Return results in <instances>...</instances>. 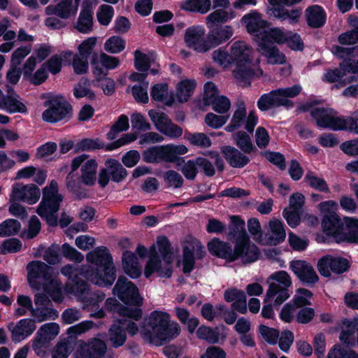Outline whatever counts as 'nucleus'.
<instances>
[{"label": "nucleus", "mask_w": 358, "mask_h": 358, "mask_svg": "<svg viewBox=\"0 0 358 358\" xmlns=\"http://www.w3.org/2000/svg\"><path fill=\"white\" fill-rule=\"evenodd\" d=\"M247 117V109L245 103L243 101L238 103L236 109L234 112L231 117V121L236 124L238 127H241L245 121Z\"/></svg>", "instance_id": "61"}, {"label": "nucleus", "mask_w": 358, "mask_h": 358, "mask_svg": "<svg viewBox=\"0 0 358 358\" xmlns=\"http://www.w3.org/2000/svg\"><path fill=\"white\" fill-rule=\"evenodd\" d=\"M109 341L114 348L122 347L126 342L127 334L124 327L116 323L111 324L108 329Z\"/></svg>", "instance_id": "34"}, {"label": "nucleus", "mask_w": 358, "mask_h": 358, "mask_svg": "<svg viewBox=\"0 0 358 358\" xmlns=\"http://www.w3.org/2000/svg\"><path fill=\"white\" fill-rule=\"evenodd\" d=\"M196 87V83L194 80L185 79L180 81L177 87V99L179 102H187L189 97L193 94Z\"/></svg>", "instance_id": "36"}, {"label": "nucleus", "mask_w": 358, "mask_h": 358, "mask_svg": "<svg viewBox=\"0 0 358 358\" xmlns=\"http://www.w3.org/2000/svg\"><path fill=\"white\" fill-rule=\"evenodd\" d=\"M94 322L91 320H85L80 323L71 326L67 329V334L69 337H76L78 335L85 333L91 329L94 326Z\"/></svg>", "instance_id": "58"}, {"label": "nucleus", "mask_w": 358, "mask_h": 358, "mask_svg": "<svg viewBox=\"0 0 358 358\" xmlns=\"http://www.w3.org/2000/svg\"><path fill=\"white\" fill-rule=\"evenodd\" d=\"M46 109L42 113V120L48 123H66L73 117L71 104L62 95H50L43 102Z\"/></svg>", "instance_id": "4"}, {"label": "nucleus", "mask_w": 358, "mask_h": 358, "mask_svg": "<svg viewBox=\"0 0 358 358\" xmlns=\"http://www.w3.org/2000/svg\"><path fill=\"white\" fill-rule=\"evenodd\" d=\"M231 64H235L233 71L234 78L241 83L251 85L255 77L252 69V50L244 41H238L233 43L230 48Z\"/></svg>", "instance_id": "2"}, {"label": "nucleus", "mask_w": 358, "mask_h": 358, "mask_svg": "<svg viewBox=\"0 0 358 358\" xmlns=\"http://www.w3.org/2000/svg\"><path fill=\"white\" fill-rule=\"evenodd\" d=\"M269 227L272 234L266 240L269 245H278L282 243L286 238L284 223L280 220L275 219L269 222Z\"/></svg>", "instance_id": "30"}, {"label": "nucleus", "mask_w": 358, "mask_h": 358, "mask_svg": "<svg viewBox=\"0 0 358 358\" xmlns=\"http://www.w3.org/2000/svg\"><path fill=\"white\" fill-rule=\"evenodd\" d=\"M305 181L308 182L310 187L325 193L329 192V188L327 182L323 178L316 176L311 171H309L306 174Z\"/></svg>", "instance_id": "48"}, {"label": "nucleus", "mask_w": 358, "mask_h": 358, "mask_svg": "<svg viewBox=\"0 0 358 358\" xmlns=\"http://www.w3.org/2000/svg\"><path fill=\"white\" fill-rule=\"evenodd\" d=\"M234 18V15L231 17L229 15V13L224 8L217 9L212 12L206 17V24L212 26H222V24L227 22L229 19Z\"/></svg>", "instance_id": "42"}, {"label": "nucleus", "mask_w": 358, "mask_h": 358, "mask_svg": "<svg viewBox=\"0 0 358 358\" xmlns=\"http://www.w3.org/2000/svg\"><path fill=\"white\" fill-rule=\"evenodd\" d=\"M92 3L90 0H83L81 10L74 27L82 34H90L93 27Z\"/></svg>", "instance_id": "22"}, {"label": "nucleus", "mask_w": 358, "mask_h": 358, "mask_svg": "<svg viewBox=\"0 0 358 358\" xmlns=\"http://www.w3.org/2000/svg\"><path fill=\"white\" fill-rule=\"evenodd\" d=\"M196 334L199 339L203 340L210 344H222L227 338L224 333L220 332L219 327L201 325L197 329Z\"/></svg>", "instance_id": "26"}, {"label": "nucleus", "mask_w": 358, "mask_h": 358, "mask_svg": "<svg viewBox=\"0 0 358 358\" xmlns=\"http://www.w3.org/2000/svg\"><path fill=\"white\" fill-rule=\"evenodd\" d=\"M321 227L327 237L332 238L336 243H339L341 236L345 229V220L343 221L337 213H329V215L322 216Z\"/></svg>", "instance_id": "12"}, {"label": "nucleus", "mask_w": 358, "mask_h": 358, "mask_svg": "<svg viewBox=\"0 0 358 358\" xmlns=\"http://www.w3.org/2000/svg\"><path fill=\"white\" fill-rule=\"evenodd\" d=\"M137 258L131 251H125L122 255V268L124 273L132 279H137L141 275V270L137 265Z\"/></svg>", "instance_id": "29"}, {"label": "nucleus", "mask_w": 358, "mask_h": 358, "mask_svg": "<svg viewBox=\"0 0 358 358\" xmlns=\"http://www.w3.org/2000/svg\"><path fill=\"white\" fill-rule=\"evenodd\" d=\"M272 6L269 9V15L279 20L280 22H287L289 24L294 25L299 22L302 15L301 8L289 10L285 6H292L299 3L302 0H268Z\"/></svg>", "instance_id": "6"}, {"label": "nucleus", "mask_w": 358, "mask_h": 358, "mask_svg": "<svg viewBox=\"0 0 358 358\" xmlns=\"http://www.w3.org/2000/svg\"><path fill=\"white\" fill-rule=\"evenodd\" d=\"M168 90L167 83L155 84L150 90L152 99L156 101H164L167 98Z\"/></svg>", "instance_id": "57"}, {"label": "nucleus", "mask_w": 358, "mask_h": 358, "mask_svg": "<svg viewBox=\"0 0 358 358\" xmlns=\"http://www.w3.org/2000/svg\"><path fill=\"white\" fill-rule=\"evenodd\" d=\"M27 280L31 284L36 279L50 280L52 275V268L45 263L34 260L30 262L27 266Z\"/></svg>", "instance_id": "23"}, {"label": "nucleus", "mask_w": 358, "mask_h": 358, "mask_svg": "<svg viewBox=\"0 0 358 358\" xmlns=\"http://www.w3.org/2000/svg\"><path fill=\"white\" fill-rule=\"evenodd\" d=\"M310 115L316 121L318 127L330 129L332 115L328 108H315L311 110Z\"/></svg>", "instance_id": "38"}, {"label": "nucleus", "mask_w": 358, "mask_h": 358, "mask_svg": "<svg viewBox=\"0 0 358 358\" xmlns=\"http://www.w3.org/2000/svg\"><path fill=\"white\" fill-rule=\"evenodd\" d=\"M221 153L229 166L233 168H243L250 161V158L241 150L240 151L231 145H223L221 148Z\"/></svg>", "instance_id": "24"}, {"label": "nucleus", "mask_w": 358, "mask_h": 358, "mask_svg": "<svg viewBox=\"0 0 358 358\" xmlns=\"http://www.w3.org/2000/svg\"><path fill=\"white\" fill-rule=\"evenodd\" d=\"M209 31L206 34L208 47L203 50H210L229 41L234 34V29L230 25L207 26ZM206 43V42H204Z\"/></svg>", "instance_id": "13"}, {"label": "nucleus", "mask_w": 358, "mask_h": 358, "mask_svg": "<svg viewBox=\"0 0 358 358\" xmlns=\"http://www.w3.org/2000/svg\"><path fill=\"white\" fill-rule=\"evenodd\" d=\"M207 248L213 256L225 259L228 262H234L238 259H241L243 264L253 262L248 261L250 259L248 255L242 251V246L238 243L234 244L233 250L229 243L215 237L208 243Z\"/></svg>", "instance_id": "5"}, {"label": "nucleus", "mask_w": 358, "mask_h": 358, "mask_svg": "<svg viewBox=\"0 0 358 358\" xmlns=\"http://www.w3.org/2000/svg\"><path fill=\"white\" fill-rule=\"evenodd\" d=\"M41 229V223L36 215H32L28 223L27 230H24L20 234L22 238L33 239L38 236Z\"/></svg>", "instance_id": "45"}, {"label": "nucleus", "mask_w": 358, "mask_h": 358, "mask_svg": "<svg viewBox=\"0 0 358 358\" xmlns=\"http://www.w3.org/2000/svg\"><path fill=\"white\" fill-rule=\"evenodd\" d=\"M236 146L245 154H251L257 151L253 145L250 136L244 131H238L233 135Z\"/></svg>", "instance_id": "33"}, {"label": "nucleus", "mask_w": 358, "mask_h": 358, "mask_svg": "<svg viewBox=\"0 0 358 358\" xmlns=\"http://www.w3.org/2000/svg\"><path fill=\"white\" fill-rule=\"evenodd\" d=\"M184 138L188 141L191 145L201 148H207L212 145L210 138L204 133H191L186 131Z\"/></svg>", "instance_id": "41"}, {"label": "nucleus", "mask_w": 358, "mask_h": 358, "mask_svg": "<svg viewBox=\"0 0 358 358\" xmlns=\"http://www.w3.org/2000/svg\"><path fill=\"white\" fill-rule=\"evenodd\" d=\"M213 110L217 113L224 114L229 111L231 107V102L229 98L225 96L215 97L212 102Z\"/></svg>", "instance_id": "62"}, {"label": "nucleus", "mask_w": 358, "mask_h": 358, "mask_svg": "<svg viewBox=\"0 0 358 358\" xmlns=\"http://www.w3.org/2000/svg\"><path fill=\"white\" fill-rule=\"evenodd\" d=\"M182 10L206 14L211 10V0H184L181 2Z\"/></svg>", "instance_id": "31"}, {"label": "nucleus", "mask_w": 358, "mask_h": 358, "mask_svg": "<svg viewBox=\"0 0 358 358\" xmlns=\"http://www.w3.org/2000/svg\"><path fill=\"white\" fill-rule=\"evenodd\" d=\"M72 66L77 75L85 74L89 68L88 58L76 54L73 57Z\"/></svg>", "instance_id": "59"}, {"label": "nucleus", "mask_w": 358, "mask_h": 358, "mask_svg": "<svg viewBox=\"0 0 358 358\" xmlns=\"http://www.w3.org/2000/svg\"><path fill=\"white\" fill-rule=\"evenodd\" d=\"M107 352L106 343L100 338H94L82 345L77 350L76 358H102Z\"/></svg>", "instance_id": "17"}, {"label": "nucleus", "mask_w": 358, "mask_h": 358, "mask_svg": "<svg viewBox=\"0 0 358 358\" xmlns=\"http://www.w3.org/2000/svg\"><path fill=\"white\" fill-rule=\"evenodd\" d=\"M104 164L105 167L100 169L98 177V183L101 188H105L110 180L119 183L127 178L128 172L117 159L108 158Z\"/></svg>", "instance_id": "8"}, {"label": "nucleus", "mask_w": 358, "mask_h": 358, "mask_svg": "<svg viewBox=\"0 0 358 358\" xmlns=\"http://www.w3.org/2000/svg\"><path fill=\"white\" fill-rule=\"evenodd\" d=\"M205 248L199 241H197L195 245L190 248L187 245L182 247V272L189 275L194 270L195 259H202L206 255Z\"/></svg>", "instance_id": "15"}, {"label": "nucleus", "mask_w": 358, "mask_h": 358, "mask_svg": "<svg viewBox=\"0 0 358 358\" xmlns=\"http://www.w3.org/2000/svg\"><path fill=\"white\" fill-rule=\"evenodd\" d=\"M97 162L95 159H91L85 162L81 167L82 182L88 186L94 185L96 181V173Z\"/></svg>", "instance_id": "32"}, {"label": "nucleus", "mask_w": 358, "mask_h": 358, "mask_svg": "<svg viewBox=\"0 0 358 358\" xmlns=\"http://www.w3.org/2000/svg\"><path fill=\"white\" fill-rule=\"evenodd\" d=\"M259 332L264 341L270 345H275L279 338V331L276 329L268 327L264 324L259 326Z\"/></svg>", "instance_id": "52"}, {"label": "nucleus", "mask_w": 358, "mask_h": 358, "mask_svg": "<svg viewBox=\"0 0 358 358\" xmlns=\"http://www.w3.org/2000/svg\"><path fill=\"white\" fill-rule=\"evenodd\" d=\"M114 15V9L111 6L102 4L96 12L97 20L100 24L107 26L111 22Z\"/></svg>", "instance_id": "50"}, {"label": "nucleus", "mask_w": 358, "mask_h": 358, "mask_svg": "<svg viewBox=\"0 0 358 358\" xmlns=\"http://www.w3.org/2000/svg\"><path fill=\"white\" fill-rule=\"evenodd\" d=\"M278 345L284 352H288L294 340V333L288 329L282 331L278 338Z\"/></svg>", "instance_id": "60"}, {"label": "nucleus", "mask_w": 358, "mask_h": 358, "mask_svg": "<svg viewBox=\"0 0 358 358\" xmlns=\"http://www.w3.org/2000/svg\"><path fill=\"white\" fill-rule=\"evenodd\" d=\"M173 143L149 147L142 152L143 161L149 164L167 163L171 160Z\"/></svg>", "instance_id": "14"}, {"label": "nucleus", "mask_w": 358, "mask_h": 358, "mask_svg": "<svg viewBox=\"0 0 358 358\" xmlns=\"http://www.w3.org/2000/svg\"><path fill=\"white\" fill-rule=\"evenodd\" d=\"M278 94L276 90L260 96L257 102V108L261 111H267L271 108H278Z\"/></svg>", "instance_id": "37"}, {"label": "nucleus", "mask_w": 358, "mask_h": 358, "mask_svg": "<svg viewBox=\"0 0 358 358\" xmlns=\"http://www.w3.org/2000/svg\"><path fill=\"white\" fill-rule=\"evenodd\" d=\"M289 267L303 285H314L319 280L312 265L304 260H293Z\"/></svg>", "instance_id": "16"}, {"label": "nucleus", "mask_w": 358, "mask_h": 358, "mask_svg": "<svg viewBox=\"0 0 358 358\" xmlns=\"http://www.w3.org/2000/svg\"><path fill=\"white\" fill-rule=\"evenodd\" d=\"M259 46L261 48L262 50V53L269 59H273L271 63L282 64L286 62L285 55L280 52L278 48L266 44V43H259Z\"/></svg>", "instance_id": "39"}, {"label": "nucleus", "mask_w": 358, "mask_h": 358, "mask_svg": "<svg viewBox=\"0 0 358 358\" xmlns=\"http://www.w3.org/2000/svg\"><path fill=\"white\" fill-rule=\"evenodd\" d=\"M21 228L20 222L15 219H8L0 224V237L17 234Z\"/></svg>", "instance_id": "43"}, {"label": "nucleus", "mask_w": 358, "mask_h": 358, "mask_svg": "<svg viewBox=\"0 0 358 358\" xmlns=\"http://www.w3.org/2000/svg\"><path fill=\"white\" fill-rule=\"evenodd\" d=\"M282 216L292 228H296L301 223L300 210L285 208L282 211Z\"/></svg>", "instance_id": "63"}, {"label": "nucleus", "mask_w": 358, "mask_h": 358, "mask_svg": "<svg viewBox=\"0 0 358 358\" xmlns=\"http://www.w3.org/2000/svg\"><path fill=\"white\" fill-rule=\"evenodd\" d=\"M40 189L34 184L13 187L10 200L21 201L28 204L36 203L40 199Z\"/></svg>", "instance_id": "20"}, {"label": "nucleus", "mask_w": 358, "mask_h": 358, "mask_svg": "<svg viewBox=\"0 0 358 358\" xmlns=\"http://www.w3.org/2000/svg\"><path fill=\"white\" fill-rule=\"evenodd\" d=\"M2 108L5 109L9 114L27 113V108L25 104L12 94L6 95Z\"/></svg>", "instance_id": "40"}, {"label": "nucleus", "mask_w": 358, "mask_h": 358, "mask_svg": "<svg viewBox=\"0 0 358 358\" xmlns=\"http://www.w3.org/2000/svg\"><path fill=\"white\" fill-rule=\"evenodd\" d=\"M148 115L155 128L164 135L171 138H177L182 136V129L173 123L165 113L151 109L148 111Z\"/></svg>", "instance_id": "9"}, {"label": "nucleus", "mask_w": 358, "mask_h": 358, "mask_svg": "<svg viewBox=\"0 0 358 358\" xmlns=\"http://www.w3.org/2000/svg\"><path fill=\"white\" fill-rule=\"evenodd\" d=\"M86 259L90 265L83 267L80 275L73 276L71 284L66 285V290L79 299L90 290L87 280L99 287H108L116 278L113 257L106 247L100 246L90 251L86 255Z\"/></svg>", "instance_id": "1"}, {"label": "nucleus", "mask_w": 358, "mask_h": 358, "mask_svg": "<svg viewBox=\"0 0 358 358\" xmlns=\"http://www.w3.org/2000/svg\"><path fill=\"white\" fill-rule=\"evenodd\" d=\"M205 30L200 26H192L187 28L185 34V41L189 48L201 53L206 52L208 50L203 49L208 47L206 37L204 38Z\"/></svg>", "instance_id": "19"}, {"label": "nucleus", "mask_w": 358, "mask_h": 358, "mask_svg": "<svg viewBox=\"0 0 358 358\" xmlns=\"http://www.w3.org/2000/svg\"><path fill=\"white\" fill-rule=\"evenodd\" d=\"M99 65L103 71L113 70L116 69L120 65V59L113 56L108 55L104 52H101L98 55Z\"/></svg>", "instance_id": "56"}, {"label": "nucleus", "mask_w": 358, "mask_h": 358, "mask_svg": "<svg viewBox=\"0 0 358 358\" xmlns=\"http://www.w3.org/2000/svg\"><path fill=\"white\" fill-rule=\"evenodd\" d=\"M245 223L238 215H232L230 217V224L228 227L229 239L234 241V244H240L242 251L245 252L250 258L248 261L256 262L260 257L259 248L251 243L250 236L245 230Z\"/></svg>", "instance_id": "3"}, {"label": "nucleus", "mask_w": 358, "mask_h": 358, "mask_svg": "<svg viewBox=\"0 0 358 358\" xmlns=\"http://www.w3.org/2000/svg\"><path fill=\"white\" fill-rule=\"evenodd\" d=\"M151 66L150 57L145 53L136 50L134 52V67L140 72H147Z\"/></svg>", "instance_id": "53"}, {"label": "nucleus", "mask_w": 358, "mask_h": 358, "mask_svg": "<svg viewBox=\"0 0 358 358\" xmlns=\"http://www.w3.org/2000/svg\"><path fill=\"white\" fill-rule=\"evenodd\" d=\"M241 21L245 24L249 34L259 37V38L266 31V29L268 27V22L262 18L261 14L255 11L245 15Z\"/></svg>", "instance_id": "21"}, {"label": "nucleus", "mask_w": 358, "mask_h": 358, "mask_svg": "<svg viewBox=\"0 0 358 358\" xmlns=\"http://www.w3.org/2000/svg\"><path fill=\"white\" fill-rule=\"evenodd\" d=\"M261 155L280 170L284 171L286 169V161L283 154L279 152L265 151L261 152Z\"/></svg>", "instance_id": "54"}, {"label": "nucleus", "mask_w": 358, "mask_h": 358, "mask_svg": "<svg viewBox=\"0 0 358 358\" xmlns=\"http://www.w3.org/2000/svg\"><path fill=\"white\" fill-rule=\"evenodd\" d=\"M331 271L336 274H343L350 267V262L345 257H332L329 255Z\"/></svg>", "instance_id": "51"}, {"label": "nucleus", "mask_w": 358, "mask_h": 358, "mask_svg": "<svg viewBox=\"0 0 358 358\" xmlns=\"http://www.w3.org/2000/svg\"><path fill=\"white\" fill-rule=\"evenodd\" d=\"M104 148V143L99 138H83L76 145V151H91Z\"/></svg>", "instance_id": "46"}, {"label": "nucleus", "mask_w": 358, "mask_h": 358, "mask_svg": "<svg viewBox=\"0 0 358 358\" xmlns=\"http://www.w3.org/2000/svg\"><path fill=\"white\" fill-rule=\"evenodd\" d=\"M62 252L64 257L76 263H80L84 259V255L67 243L62 245Z\"/></svg>", "instance_id": "55"}, {"label": "nucleus", "mask_w": 358, "mask_h": 358, "mask_svg": "<svg viewBox=\"0 0 358 358\" xmlns=\"http://www.w3.org/2000/svg\"><path fill=\"white\" fill-rule=\"evenodd\" d=\"M157 243L163 259L168 264H171L173 252L169 238L166 236H159Z\"/></svg>", "instance_id": "49"}, {"label": "nucleus", "mask_w": 358, "mask_h": 358, "mask_svg": "<svg viewBox=\"0 0 358 358\" xmlns=\"http://www.w3.org/2000/svg\"><path fill=\"white\" fill-rule=\"evenodd\" d=\"M113 293L124 304L133 306H141L143 298L138 287L124 275H120L113 288Z\"/></svg>", "instance_id": "7"}, {"label": "nucleus", "mask_w": 358, "mask_h": 358, "mask_svg": "<svg viewBox=\"0 0 358 358\" xmlns=\"http://www.w3.org/2000/svg\"><path fill=\"white\" fill-rule=\"evenodd\" d=\"M125 48V41L119 36H113L108 38L104 43L106 52L117 54Z\"/></svg>", "instance_id": "47"}, {"label": "nucleus", "mask_w": 358, "mask_h": 358, "mask_svg": "<svg viewBox=\"0 0 358 358\" xmlns=\"http://www.w3.org/2000/svg\"><path fill=\"white\" fill-rule=\"evenodd\" d=\"M170 315L162 310H153L150 313L147 324L142 327L141 334L144 339L150 343L167 322H170Z\"/></svg>", "instance_id": "11"}, {"label": "nucleus", "mask_w": 358, "mask_h": 358, "mask_svg": "<svg viewBox=\"0 0 358 358\" xmlns=\"http://www.w3.org/2000/svg\"><path fill=\"white\" fill-rule=\"evenodd\" d=\"M181 329L180 325L175 321L167 322L161 331L155 338L152 344L156 346L164 345L177 338L180 334Z\"/></svg>", "instance_id": "25"}, {"label": "nucleus", "mask_w": 358, "mask_h": 358, "mask_svg": "<svg viewBox=\"0 0 358 358\" xmlns=\"http://www.w3.org/2000/svg\"><path fill=\"white\" fill-rule=\"evenodd\" d=\"M105 294L101 292H92L91 290L87 292L86 295L83 296L80 300L82 301L83 305L86 308H98L99 303L103 301Z\"/></svg>", "instance_id": "44"}, {"label": "nucleus", "mask_w": 358, "mask_h": 358, "mask_svg": "<svg viewBox=\"0 0 358 358\" xmlns=\"http://www.w3.org/2000/svg\"><path fill=\"white\" fill-rule=\"evenodd\" d=\"M287 35L281 29L278 27L271 28L262 34L260 38L259 43H277L279 45L285 44L287 41Z\"/></svg>", "instance_id": "35"}, {"label": "nucleus", "mask_w": 358, "mask_h": 358, "mask_svg": "<svg viewBox=\"0 0 358 358\" xmlns=\"http://www.w3.org/2000/svg\"><path fill=\"white\" fill-rule=\"evenodd\" d=\"M63 199L64 196L59 193L57 182L52 180L49 185L43 189L42 200L36 211H40L41 213H46L45 211L57 213Z\"/></svg>", "instance_id": "10"}, {"label": "nucleus", "mask_w": 358, "mask_h": 358, "mask_svg": "<svg viewBox=\"0 0 358 358\" xmlns=\"http://www.w3.org/2000/svg\"><path fill=\"white\" fill-rule=\"evenodd\" d=\"M306 22L308 27L313 29L322 27L327 20V14L322 6L312 5L305 10Z\"/></svg>", "instance_id": "27"}, {"label": "nucleus", "mask_w": 358, "mask_h": 358, "mask_svg": "<svg viewBox=\"0 0 358 358\" xmlns=\"http://www.w3.org/2000/svg\"><path fill=\"white\" fill-rule=\"evenodd\" d=\"M91 65L92 73L98 82H101V87L104 94L107 96L112 95L115 90V83L113 79L107 77L108 72L103 71L99 65L98 54L94 52L91 57Z\"/></svg>", "instance_id": "18"}, {"label": "nucleus", "mask_w": 358, "mask_h": 358, "mask_svg": "<svg viewBox=\"0 0 358 358\" xmlns=\"http://www.w3.org/2000/svg\"><path fill=\"white\" fill-rule=\"evenodd\" d=\"M345 229L341 236L339 244L342 243L358 244V219L345 217Z\"/></svg>", "instance_id": "28"}, {"label": "nucleus", "mask_w": 358, "mask_h": 358, "mask_svg": "<svg viewBox=\"0 0 358 358\" xmlns=\"http://www.w3.org/2000/svg\"><path fill=\"white\" fill-rule=\"evenodd\" d=\"M164 180L169 187L180 188L182 186L184 180L176 171L169 170L164 174Z\"/></svg>", "instance_id": "64"}]
</instances>
